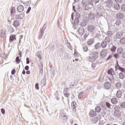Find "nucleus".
<instances>
[{
    "label": "nucleus",
    "instance_id": "obj_1",
    "mask_svg": "<svg viewBox=\"0 0 125 125\" xmlns=\"http://www.w3.org/2000/svg\"><path fill=\"white\" fill-rule=\"evenodd\" d=\"M81 16L80 14H77L76 16L75 17V20H74V18L73 16H71L72 20H71L72 23H74L75 25H78L79 24V18H80Z\"/></svg>",
    "mask_w": 125,
    "mask_h": 125
},
{
    "label": "nucleus",
    "instance_id": "obj_2",
    "mask_svg": "<svg viewBox=\"0 0 125 125\" xmlns=\"http://www.w3.org/2000/svg\"><path fill=\"white\" fill-rule=\"evenodd\" d=\"M107 51H108V49H103L102 51L101 52L100 54L102 58H105V57L107 56Z\"/></svg>",
    "mask_w": 125,
    "mask_h": 125
},
{
    "label": "nucleus",
    "instance_id": "obj_3",
    "mask_svg": "<svg viewBox=\"0 0 125 125\" xmlns=\"http://www.w3.org/2000/svg\"><path fill=\"white\" fill-rule=\"evenodd\" d=\"M106 7L107 8H111V7H113V0H108L106 2Z\"/></svg>",
    "mask_w": 125,
    "mask_h": 125
},
{
    "label": "nucleus",
    "instance_id": "obj_4",
    "mask_svg": "<svg viewBox=\"0 0 125 125\" xmlns=\"http://www.w3.org/2000/svg\"><path fill=\"white\" fill-rule=\"evenodd\" d=\"M24 16L25 14H24V13H22L20 15H16L15 18L16 19H18V20H21L23 19V18H24Z\"/></svg>",
    "mask_w": 125,
    "mask_h": 125
},
{
    "label": "nucleus",
    "instance_id": "obj_5",
    "mask_svg": "<svg viewBox=\"0 0 125 125\" xmlns=\"http://www.w3.org/2000/svg\"><path fill=\"white\" fill-rule=\"evenodd\" d=\"M112 7L115 10H120V9H121V6H120V4L118 3H114Z\"/></svg>",
    "mask_w": 125,
    "mask_h": 125
},
{
    "label": "nucleus",
    "instance_id": "obj_6",
    "mask_svg": "<svg viewBox=\"0 0 125 125\" xmlns=\"http://www.w3.org/2000/svg\"><path fill=\"white\" fill-rule=\"evenodd\" d=\"M55 72V70L53 67H50L48 70V73L51 75V76H54V72Z\"/></svg>",
    "mask_w": 125,
    "mask_h": 125
},
{
    "label": "nucleus",
    "instance_id": "obj_7",
    "mask_svg": "<svg viewBox=\"0 0 125 125\" xmlns=\"http://www.w3.org/2000/svg\"><path fill=\"white\" fill-rule=\"evenodd\" d=\"M95 28H96L95 26H94L93 25H91L88 26L87 30L90 33H92L94 31V30H95Z\"/></svg>",
    "mask_w": 125,
    "mask_h": 125
},
{
    "label": "nucleus",
    "instance_id": "obj_8",
    "mask_svg": "<svg viewBox=\"0 0 125 125\" xmlns=\"http://www.w3.org/2000/svg\"><path fill=\"white\" fill-rule=\"evenodd\" d=\"M18 12H23L24 11V6L20 5L17 7Z\"/></svg>",
    "mask_w": 125,
    "mask_h": 125
},
{
    "label": "nucleus",
    "instance_id": "obj_9",
    "mask_svg": "<svg viewBox=\"0 0 125 125\" xmlns=\"http://www.w3.org/2000/svg\"><path fill=\"white\" fill-rule=\"evenodd\" d=\"M88 18L89 19H90V20L94 21V20L95 19V16L94 15V14L93 13H90L88 14Z\"/></svg>",
    "mask_w": 125,
    "mask_h": 125
},
{
    "label": "nucleus",
    "instance_id": "obj_10",
    "mask_svg": "<svg viewBox=\"0 0 125 125\" xmlns=\"http://www.w3.org/2000/svg\"><path fill=\"white\" fill-rule=\"evenodd\" d=\"M69 88H66L63 91V94L65 97H69L70 96V93L68 92Z\"/></svg>",
    "mask_w": 125,
    "mask_h": 125
},
{
    "label": "nucleus",
    "instance_id": "obj_11",
    "mask_svg": "<svg viewBox=\"0 0 125 125\" xmlns=\"http://www.w3.org/2000/svg\"><path fill=\"white\" fill-rule=\"evenodd\" d=\"M124 17V14L122 13H118L116 15V18H117V19L118 20L123 19Z\"/></svg>",
    "mask_w": 125,
    "mask_h": 125
},
{
    "label": "nucleus",
    "instance_id": "obj_12",
    "mask_svg": "<svg viewBox=\"0 0 125 125\" xmlns=\"http://www.w3.org/2000/svg\"><path fill=\"white\" fill-rule=\"evenodd\" d=\"M122 95H123V92H122L121 90H119L118 91H117L116 97H117V98H121Z\"/></svg>",
    "mask_w": 125,
    "mask_h": 125
},
{
    "label": "nucleus",
    "instance_id": "obj_13",
    "mask_svg": "<svg viewBox=\"0 0 125 125\" xmlns=\"http://www.w3.org/2000/svg\"><path fill=\"white\" fill-rule=\"evenodd\" d=\"M14 40L16 41V35H11L9 37V42H12Z\"/></svg>",
    "mask_w": 125,
    "mask_h": 125
},
{
    "label": "nucleus",
    "instance_id": "obj_14",
    "mask_svg": "<svg viewBox=\"0 0 125 125\" xmlns=\"http://www.w3.org/2000/svg\"><path fill=\"white\" fill-rule=\"evenodd\" d=\"M104 87L106 89H109L111 87V83L109 82L104 83Z\"/></svg>",
    "mask_w": 125,
    "mask_h": 125
},
{
    "label": "nucleus",
    "instance_id": "obj_15",
    "mask_svg": "<svg viewBox=\"0 0 125 125\" xmlns=\"http://www.w3.org/2000/svg\"><path fill=\"white\" fill-rule=\"evenodd\" d=\"M91 56H93L95 59L98 58V52L97 51H93L91 53Z\"/></svg>",
    "mask_w": 125,
    "mask_h": 125
},
{
    "label": "nucleus",
    "instance_id": "obj_16",
    "mask_svg": "<svg viewBox=\"0 0 125 125\" xmlns=\"http://www.w3.org/2000/svg\"><path fill=\"white\" fill-rule=\"evenodd\" d=\"M107 74L108 75H111V76H114V75H115V70L112 68H110L108 70Z\"/></svg>",
    "mask_w": 125,
    "mask_h": 125
},
{
    "label": "nucleus",
    "instance_id": "obj_17",
    "mask_svg": "<svg viewBox=\"0 0 125 125\" xmlns=\"http://www.w3.org/2000/svg\"><path fill=\"white\" fill-rule=\"evenodd\" d=\"M25 0H23V1H22V0H21V2H22L23 3V4H24V6H25V8H27V7H29V6L30 5V3H29V1H25Z\"/></svg>",
    "mask_w": 125,
    "mask_h": 125
},
{
    "label": "nucleus",
    "instance_id": "obj_18",
    "mask_svg": "<svg viewBox=\"0 0 125 125\" xmlns=\"http://www.w3.org/2000/svg\"><path fill=\"white\" fill-rule=\"evenodd\" d=\"M78 33L80 36H83L84 34V29L83 28H79Z\"/></svg>",
    "mask_w": 125,
    "mask_h": 125
},
{
    "label": "nucleus",
    "instance_id": "obj_19",
    "mask_svg": "<svg viewBox=\"0 0 125 125\" xmlns=\"http://www.w3.org/2000/svg\"><path fill=\"white\" fill-rule=\"evenodd\" d=\"M102 104H104V105H106V107L108 108V109H110L111 108V104L108 102H106L105 104L104 102L101 103V105L102 107H104V105H102Z\"/></svg>",
    "mask_w": 125,
    "mask_h": 125
},
{
    "label": "nucleus",
    "instance_id": "obj_20",
    "mask_svg": "<svg viewBox=\"0 0 125 125\" xmlns=\"http://www.w3.org/2000/svg\"><path fill=\"white\" fill-rule=\"evenodd\" d=\"M114 115L116 117H117V118H119V117H121L122 113L119 111H114Z\"/></svg>",
    "mask_w": 125,
    "mask_h": 125
},
{
    "label": "nucleus",
    "instance_id": "obj_21",
    "mask_svg": "<svg viewBox=\"0 0 125 125\" xmlns=\"http://www.w3.org/2000/svg\"><path fill=\"white\" fill-rule=\"evenodd\" d=\"M19 25H20V23L19 22V21L17 20H15L13 22V26L15 27V28H17Z\"/></svg>",
    "mask_w": 125,
    "mask_h": 125
},
{
    "label": "nucleus",
    "instance_id": "obj_22",
    "mask_svg": "<svg viewBox=\"0 0 125 125\" xmlns=\"http://www.w3.org/2000/svg\"><path fill=\"white\" fill-rule=\"evenodd\" d=\"M123 32H119L116 35V39H121L123 37Z\"/></svg>",
    "mask_w": 125,
    "mask_h": 125
},
{
    "label": "nucleus",
    "instance_id": "obj_23",
    "mask_svg": "<svg viewBox=\"0 0 125 125\" xmlns=\"http://www.w3.org/2000/svg\"><path fill=\"white\" fill-rule=\"evenodd\" d=\"M111 102L112 104L116 105L118 103V100L116 98H113L111 99Z\"/></svg>",
    "mask_w": 125,
    "mask_h": 125
},
{
    "label": "nucleus",
    "instance_id": "obj_24",
    "mask_svg": "<svg viewBox=\"0 0 125 125\" xmlns=\"http://www.w3.org/2000/svg\"><path fill=\"white\" fill-rule=\"evenodd\" d=\"M118 76L119 78L120 79V80H124V79H125V74L123 72L119 73Z\"/></svg>",
    "mask_w": 125,
    "mask_h": 125
},
{
    "label": "nucleus",
    "instance_id": "obj_25",
    "mask_svg": "<svg viewBox=\"0 0 125 125\" xmlns=\"http://www.w3.org/2000/svg\"><path fill=\"white\" fill-rule=\"evenodd\" d=\"M36 61H42V55L38 54L36 55V57L35 58Z\"/></svg>",
    "mask_w": 125,
    "mask_h": 125
},
{
    "label": "nucleus",
    "instance_id": "obj_26",
    "mask_svg": "<svg viewBox=\"0 0 125 125\" xmlns=\"http://www.w3.org/2000/svg\"><path fill=\"white\" fill-rule=\"evenodd\" d=\"M6 32V29H2L1 31V35L0 37L1 38H4L5 36V33Z\"/></svg>",
    "mask_w": 125,
    "mask_h": 125
},
{
    "label": "nucleus",
    "instance_id": "obj_27",
    "mask_svg": "<svg viewBox=\"0 0 125 125\" xmlns=\"http://www.w3.org/2000/svg\"><path fill=\"white\" fill-rule=\"evenodd\" d=\"M117 53L120 54H122L124 53V49L122 47H120L118 49H117Z\"/></svg>",
    "mask_w": 125,
    "mask_h": 125
},
{
    "label": "nucleus",
    "instance_id": "obj_28",
    "mask_svg": "<svg viewBox=\"0 0 125 125\" xmlns=\"http://www.w3.org/2000/svg\"><path fill=\"white\" fill-rule=\"evenodd\" d=\"M38 63L39 65V69L40 70H42L43 67V65L42 62V61H38Z\"/></svg>",
    "mask_w": 125,
    "mask_h": 125
},
{
    "label": "nucleus",
    "instance_id": "obj_29",
    "mask_svg": "<svg viewBox=\"0 0 125 125\" xmlns=\"http://www.w3.org/2000/svg\"><path fill=\"white\" fill-rule=\"evenodd\" d=\"M94 40L93 39H89L87 42L88 45H91L93 43Z\"/></svg>",
    "mask_w": 125,
    "mask_h": 125
},
{
    "label": "nucleus",
    "instance_id": "obj_30",
    "mask_svg": "<svg viewBox=\"0 0 125 125\" xmlns=\"http://www.w3.org/2000/svg\"><path fill=\"white\" fill-rule=\"evenodd\" d=\"M89 116L90 117H94L96 116V113L94 110H91L89 113Z\"/></svg>",
    "mask_w": 125,
    "mask_h": 125
},
{
    "label": "nucleus",
    "instance_id": "obj_31",
    "mask_svg": "<svg viewBox=\"0 0 125 125\" xmlns=\"http://www.w3.org/2000/svg\"><path fill=\"white\" fill-rule=\"evenodd\" d=\"M95 60H96V59H95L93 56H89V61H90V62H95Z\"/></svg>",
    "mask_w": 125,
    "mask_h": 125
},
{
    "label": "nucleus",
    "instance_id": "obj_32",
    "mask_svg": "<svg viewBox=\"0 0 125 125\" xmlns=\"http://www.w3.org/2000/svg\"><path fill=\"white\" fill-rule=\"evenodd\" d=\"M101 47V45L100 44V42L97 43L95 45V49L99 50L100 49V48Z\"/></svg>",
    "mask_w": 125,
    "mask_h": 125
},
{
    "label": "nucleus",
    "instance_id": "obj_33",
    "mask_svg": "<svg viewBox=\"0 0 125 125\" xmlns=\"http://www.w3.org/2000/svg\"><path fill=\"white\" fill-rule=\"evenodd\" d=\"M60 117L61 118H64V117H66V114H65L63 110H60Z\"/></svg>",
    "mask_w": 125,
    "mask_h": 125
},
{
    "label": "nucleus",
    "instance_id": "obj_34",
    "mask_svg": "<svg viewBox=\"0 0 125 125\" xmlns=\"http://www.w3.org/2000/svg\"><path fill=\"white\" fill-rule=\"evenodd\" d=\"M95 110L97 113H100L101 111V107L100 106H96Z\"/></svg>",
    "mask_w": 125,
    "mask_h": 125
},
{
    "label": "nucleus",
    "instance_id": "obj_35",
    "mask_svg": "<svg viewBox=\"0 0 125 125\" xmlns=\"http://www.w3.org/2000/svg\"><path fill=\"white\" fill-rule=\"evenodd\" d=\"M115 86H116V87H117V88H118V89H120V88H121V87H122V83H120V82H117L115 84Z\"/></svg>",
    "mask_w": 125,
    "mask_h": 125
},
{
    "label": "nucleus",
    "instance_id": "obj_36",
    "mask_svg": "<svg viewBox=\"0 0 125 125\" xmlns=\"http://www.w3.org/2000/svg\"><path fill=\"white\" fill-rule=\"evenodd\" d=\"M105 42L106 43H111V39L109 37H105Z\"/></svg>",
    "mask_w": 125,
    "mask_h": 125
},
{
    "label": "nucleus",
    "instance_id": "obj_37",
    "mask_svg": "<svg viewBox=\"0 0 125 125\" xmlns=\"http://www.w3.org/2000/svg\"><path fill=\"white\" fill-rule=\"evenodd\" d=\"M101 46H102V48H105L106 46H107V43L103 41L101 43Z\"/></svg>",
    "mask_w": 125,
    "mask_h": 125
},
{
    "label": "nucleus",
    "instance_id": "obj_38",
    "mask_svg": "<svg viewBox=\"0 0 125 125\" xmlns=\"http://www.w3.org/2000/svg\"><path fill=\"white\" fill-rule=\"evenodd\" d=\"M92 122L93 124H96V123H97V122H98V117H96L95 118H93Z\"/></svg>",
    "mask_w": 125,
    "mask_h": 125
},
{
    "label": "nucleus",
    "instance_id": "obj_39",
    "mask_svg": "<svg viewBox=\"0 0 125 125\" xmlns=\"http://www.w3.org/2000/svg\"><path fill=\"white\" fill-rule=\"evenodd\" d=\"M111 52H116V50H117V47L115 46H112V47L110 49Z\"/></svg>",
    "mask_w": 125,
    "mask_h": 125
},
{
    "label": "nucleus",
    "instance_id": "obj_40",
    "mask_svg": "<svg viewBox=\"0 0 125 125\" xmlns=\"http://www.w3.org/2000/svg\"><path fill=\"white\" fill-rule=\"evenodd\" d=\"M71 106L72 107V109L76 108V107H77V103H76V102H73L71 103Z\"/></svg>",
    "mask_w": 125,
    "mask_h": 125
},
{
    "label": "nucleus",
    "instance_id": "obj_41",
    "mask_svg": "<svg viewBox=\"0 0 125 125\" xmlns=\"http://www.w3.org/2000/svg\"><path fill=\"white\" fill-rule=\"evenodd\" d=\"M11 14L12 15H15V8L12 7L11 9Z\"/></svg>",
    "mask_w": 125,
    "mask_h": 125
},
{
    "label": "nucleus",
    "instance_id": "obj_42",
    "mask_svg": "<svg viewBox=\"0 0 125 125\" xmlns=\"http://www.w3.org/2000/svg\"><path fill=\"white\" fill-rule=\"evenodd\" d=\"M122 24V20H117L116 21V24L117 26H120Z\"/></svg>",
    "mask_w": 125,
    "mask_h": 125
},
{
    "label": "nucleus",
    "instance_id": "obj_43",
    "mask_svg": "<svg viewBox=\"0 0 125 125\" xmlns=\"http://www.w3.org/2000/svg\"><path fill=\"white\" fill-rule=\"evenodd\" d=\"M120 42L121 44H125V38L124 37L121 39L120 41Z\"/></svg>",
    "mask_w": 125,
    "mask_h": 125
},
{
    "label": "nucleus",
    "instance_id": "obj_44",
    "mask_svg": "<svg viewBox=\"0 0 125 125\" xmlns=\"http://www.w3.org/2000/svg\"><path fill=\"white\" fill-rule=\"evenodd\" d=\"M83 49L84 52H86V51L88 50V48L87 47V46H86V45H85L83 47Z\"/></svg>",
    "mask_w": 125,
    "mask_h": 125
},
{
    "label": "nucleus",
    "instance_id": "obj_45",
    "mask_svg": "<svg viewBox=\"0 0 125 125\" xmlns=\"http://www.w3.org/2000/svg\"><path fill=\"white\" fill-rule=\"evenodd\" d=\"M16 62L17 63V64H19L20 62H21V60L19 59V57L18 56L16 58Z\"/></svg>",
    "mask_w": 125,
    "mask_h": 125
},
{
    "label": "nucleus",
    "instance_id": "obj_46",
    "mask_svg": "<svg viewBox=\"0 0 125 125\" xmlns=\"http://www.w3.org/2000/svg\"><path fill=\"white\" fill-rule=\"evenodd\" d=\"M83 92H80L78 94V98H79V99H80V100H81V99H82V98H83Z\"/></svg>",
    "mask_w": 125,
    "mask_h": 125
},
{
    "label": "nucleus",
    "instance_id": "obj_47",
    "mask_svg": "<svg viewBox=\"0 0 125 125\" xmlns=\"http://www.w3.org/2000/svg\"><path fill=\"white\" fill-rule=\"evenodd\" d=\"M107 35L109 38H111L113 35V33L111 31H109L107 32Z\"/></svg>",
    "mask_w": 125,
    "mask_h": 125
},
{
    "label": "nucleus",
    "instance_id": "obj_48",
    "mask_svg": "<svg viewBox=\"0 0 125 125\" xmlns=\"http://www.w3.org/2000/svg\"><path fill=\"white\" fill-rule=\"evenodd\" d=\"M121 10L123 13H125V5L123 4L121 7Z\"/></svg>",
    "mask_w": 125,
    "mask_h": 125
},
{
    "label": "nucleus",
    "instance_id": "obj_49",
    "mask_svg": "<svg viewBox=\"0 0 125 125\" xmlns=\"http://www.w3.org/2000/svg\"><path fill=\"white\" fill-rule=\"evenodd\" d=\"M120 107L122 108V109H125V103H122L120 104Z\"/></svg>",
    "mask_w": 125,
    "mask_h": 125
},
{
    "label": "nucleus",
    "instance_id": "obj_50",
    "mask_svg": "<svg viewBox=\"0 0 125 125\" xmlns=\"http://www.w3.org/2000/svg\"><path fill=\"white\" fill-rule=\"evenodd\" d=\"M114 110H115V111H119V110H120V106L115 105L114 106Z\"/></svg>",
    "mask_w": 125,
    "mask_h": 125
},
{
    "label": "nucleus",
    "instance_id": "obj_51",
    "mask_svg": "<svg viewBox=\"0 0 125 125\" xmlns=\"http://www.w3.org/2000/svg\"><path fill=\"white\" fill-rule=\"evenodd\" d=\"M114 57L116 59L118 58H120V55L117 53H115L114 55Z\"/></svg>",
    "mask_w": 125,
    "mask_h": 125
},
{
    "label": "nucleus",
    "instance_id": "obj_52",
    "mask_svg": "<svg viewBox=\"0 0 125 125\" xmlns=\"http://www.w3.org/2000/svg\"><path fill=\"white\" fill-rule=\"evenodd\" d=\"M35 89H37V90H39L40 89V87H39V83H37L35 84Z\"/></svg>",
    "mask_w": 125,
    "mask_h": 125
},
{
    "label": "nucleus",
    "instance_id": "obj_53",
    "mask_svg": "<svg viewBox=\"0 0 125 125\" xmlns=\"http://www.w3.org/2000/svg\"><path fill=\"white\" fill-rule=\"evenodd\" d=\"M67 46H68V47H69V49H70V50H72L73 49V48L72 47V46H71V43H67Z\"/></svg>",
    "mask_w": 125,
    "mask_h": 125
},
{
    "label": "nucleus",
    "instance_id": "obj_54",
    "mask_svg": "<svg viewBox=\"0 0 125 125\" xmlns=\"http://www.w3.org/2000/svg\"><path fill=\"white\" fill-rule=\"evenodd\" d=\"M31 9H32V8L31 7H28V8L26 12V14H29L30 13V11H31Z\"/></svg>",
    "mask_w": 125,
    "mask_h": 125
},
{
    "label": "nucleus",
    "instance_id": "obj_55",
    "mask_svg": "<svg viewBox=\"0 0 125 125\" xmlns=\"http://www.w3.org/2000/svg\"><path fill=\"white\" fill-rule=\"evenodd\" d=\"M115 2H116V3H122V2H123V0H114Z\"/></svg>",
    "mask_w": 125,
    "mask_h": 125
},
{
    "label": "nucleus",
    "instance_id": "obj_56",
    "mask_svg": "<svg viewBox=\"0 0 125 125\" xmlns=\"http://www.w3.org/2000/svg\"><path fill=\"white\" fill-rule=\"evenodd\" d=\"M119 70H120V71H121V72H123V73H125V68H124L122 67H119Z\"/></svg>",
    "mask_w": 125,
    "mask_h": 125
},
{
    "label": "nucleus",
    "instance_id": "obj_57",
    "mask_svg": "<svg viewBox=\"0 0 125 125\" xmlns=\"http://www.w3.org/2000/svg\"><path fill=\"white\" fill-rule=\"evenodd\" d=\"M42 37H43V31H42V33H41V34L39 36L38 39L39 40H41V39H42Z\"/></svg>",
    "mask_w": 125,
    "mask_h": 125
},
{
    "label": "nucleus",
    "instance_id": "obj_58",
    "mask_svg": "<svg viewBox=\"0 0 125 125\" xmlns=\"http://www.w3.org/2000/svg\"><path fill=\"white\" fill-rule=\"evenodd\" d=\"M45 29H46V24H44L42 27V31L43 32L45 31Z\"/></svg>",
    "mask_w": 125,
    "mask_h": 125
},
{
    "label": "nucleus",
    "instance_id": "obj_59",
    "mask_svg": "<svg viewBox=\"0 0 125 125\" xmlns=\"http://www.w3.org/2000/svg\"><path fill=\"white\" fill-rule=\"evenodd\" d=\"M1 112L3 115H4L5 114V110H4V109L1 108Z\"/></svg>",
    "mask_w": 125,
    "mask_h": 125
},
{
    "label": "nucleus",
    "instance_id": "obj_60",
    "mask_svg": "<svg viewBox=\"0 0 125 125\" xmlns=\"http://www.w3.org/2000/svg\"><path fill=\"white\" fill-rule=\"evenodd\" d=\"M99 1H100V0H93V2H94V3H98Z\"/></svg>",
    "mask_w": 125,
    "mask_h": 125
},
{
    "label": "nucleus",
    "instance_id": "obj_61",
    "mask_svg": "<svg viewBox=\"0 0 125 125\" xmlns=\"http://www.w3.org/2000/svg\"><path fill=\"white\" fill-rule=\"evenodd\" d=\"M16 72V71L15 70V69H14L12 70L11 74L12 75H14Z\"/></svg>",
    "mask_w": 125,
    "mask_h": 125
},
{
    "label": "nucleus",
    "instance_id": "obj_62",
    "mask_svg": "<svg viewBox=\"0 0 125 125\" xmlns=\"http://www.w3.org/2000/svg\"><path fill=\"white\" fill-rule=\"evenodd\" d=\"M121 54H122V58H124V59H125V52H123Z\"/></svg>",
    "mask_w": 125,
    "mask_h": 125
},
{
    "label": "nucleus",
    "instance_id": "obj_63",
    "mask_svg": "<svg viewBox=\"0 0 125 125\" xmlns=\"http://www.w3.org/2000/svg\"><path fill=\"white\" fill-rule=\"evenodd\" d=\"M112 57H113V56H112V55H109L108 57V58L106 59V61L109 60V59H111V58H112Z\"/></svg>",
    "mask_w": 125,
    "mask_h": 125
},
{
    "label": "nucleus",
    "instance_id": "obj_64",
    "mask_svg": "<svg viewBox=\"0 0 125 125\" xmlns=\"http://www.w3.org/2000/svg\"><path fill=\"white\" fill-rule=\"evenodd\" d=\"M89 7H88V6H85V10H86V11H87V10H88L89 9Z\"/></svg>",
    "mask_w": 125,
    "mask_h": 125
}]
</instances>
